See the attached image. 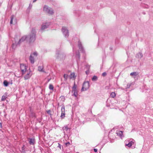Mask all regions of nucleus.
<instances>
[{
    "label": "nucleus",
    "instance_id": "nucleus-29",
    "mask_svg": "<svg viewBox=\"0 0 153 153\" xmlns=\"http://www.w3.org/2000/svg\"><path fill=\"white\" fill-rule=\"evenodd\" d=\"M3 83L4 86H7L8 85V82L6 81H4Z\"/></svg>",
    "mask_w": 153,
    "mask_h": 153
},
{
    "label": "nucleus",
    "instance_id": "nucleus-33",
    "mask_svg": "<svg viewBox=\"0 0 153 153\" xmlns=\"http://www.w3.org/2000/svg\"><path fill=\"white\" fill-rule=\"evenodd\" d=\"M68 75L66 74H65L64 75V78L66 79H67L68 78Z\"/></svg>",
    "mask_w": 153,
    "mask_h": 153
},
{
    "label": "nucleus",
    "instance_id": "nucleus-9",
    "mask_svg": "<svg viewBox=\"0 0 153 153\" xmlns=\"http://www.w3.org/2000/svg\"><path fill=\"white\" fill-rule=\"evenodd\" d=\"M78 46L79 47V48L80 51H81L83 53L85 52V51L83 48V47L82 46V44L81 42L80 41H79L78 42Z\"/></svg>",
    "mask_w": 153,
    "mask_h": 153
},
{
    "label": "nucleus",
    "instance_id": "nucleus-39",
    "mask_svg": "<svg viewBox=\"0 0 153 153\" xmlns=\"http://www.w3.org/2000/svg\"><path fill=\"white\" fill-rule=\"evenodd\" d=\"M94 150L95 152H97V150L96 149H94Z\"/></svg>",
    "mask_w": 153,
    "mask_h": 153
},
{
    "label": "nucleus",
    "instance_id": "nucleus-31",
    "mask_svg": "<svg viewBox=\"0 0 153 153\" xmlns=\"http://www.w3.org/2000/svg\"><path fill=\"white\" fill-rule=\"evenodd\" d=\"M49 88L50 90H53V86L52 85H51V84H50L49 85Z\"/></svg>",
    "mask_w": 153,
    "mask_h": 153
},
{
    "label": "nucleus",
    "instance_id": "nucleus-16",
    "mask_svg": "<svg viewBox=\"0 0 153 153\" xmlns=\"http://www.w3.org/2000/svg\"><path fill=\"white\" fill-rule=\"evenodd\" d=\"M43 66H39L38 68V71H39L43 72L45 73V72L43 70Z\"/></svg>",
    "mask_w": 153,
    "mask_h": 153
},
{
    "label": "nucleus",
    "instance_id": "nucleus-30",
    "mask_svg": "<svg viewBox=\"0 0 153 153\" xmlns=\"http://www.w3.org/2000/svg\"><path fill=\"white\" fill-rule=\"evenodd\" d=\"M7 97L4 95H3L2 97L1 100L2 101H4L5 100Z\"/></svg>",
    "mask_w": 153,
    "mask_h": 153
},
{
    "label": "nucleus",
    "instance_id": "nucleus-19",
    "mask_svg": "<svg viewBox=\"0 0 153 153\" xmlns=\"http://www.w3.org/2000/svg\"><path fill=\"white\" fill-rule=\"evenodd\" d=\"M70 79H75V74L74 73H71L70 76Z\"/></svg>",
    "mask_w": 153,
    "mask_h": 153
},
{
    "label": "nucleus",
    "instance_id": "nucleus-18",
    "mask_svg": "<svg viewBox=\"0 0 153 153\" xmlns=\"http://www.w3.org/2000/svg\"><path fill=\"white\" fill-rule=\"evenodd\" d=\"M134 143L132 141H131L129 142L128 144H126V146H127L128 147H130L133 144H134Z\"/></svg>",
    "mask_w": 153,
    "mask_h": 153
},
{
    "label": "nucleus",
    "instance_id": "nucleus-36",
    "mask_svg": "<svg viewBox=\"0 0 153 153\" xmlns=\"http://www.w3.org/2000/svg\"><path fill=\"white\" fill-rule=\"evenodd\" d=\"M58 147L60 149H61V146L60 144L59 143H58Z\"/></svg>",
    "mask_w": 153,
    "mask_h": 153
},
{
    "label": "nucleus",
    "instance_id": "nucleus-25",
    "mask_svg": "<svg viewBox=\"0 0 153 153\" xmlns=\"http://www.w3.org/2000/svg\"><path fill=\"white\" fill-rule=\"evenodd\" d=\"M97 79V77L96 76H94L92 78V80L93 81H96Z\"/></svg>",
    "mask_w": 153,
    "mask_h": 153
},
{
    "label": "nucleus",
    "instance_id": "nucleus-1",
    "mask_svg": "<svg viewBox=\"0 0 153 153\" xmlns=\"http://www.w3.org/2000/svg\"><path fill=\"white\" fill-rule=\"evenodd\" d=\"M27 41L30 44L33 43L35 41L36 38V32L34 29H32L31 33L27 36Z\"/></svg>",
    "mask_w": 153,
    "mask_h": 153
},
{
    "label": "nucleus",
    "instance_id": "nucleus-20",
    "mask_svg": "<svg viewBox=\"0 0 153 153\" xmlns=\"http://www.w3.org/2000/svg\"><path fill=\"white\" fill-rule=\"evenodd\" d=\"M72 92L73 93V95L75 97H76L77 95V90H73Z\"/></svg>",
    "mask_w": 153,
    "mask_h": 153
},
{
    "label": "nucleus",
    "instance_id": "nucleus-2",
    "mask_svg": "<svg viewBox=\"0 0 153 153\" xmlns=\"http://www.w3.org/2000/svg\"><path fill=\"white\" fill-rule=\"evenodd\" d=\"M43 11L49 14H52L53 12L52 9L47 5H45L43 7Z\"/></svg>",
    "mask_w": 153,
    "mask_h": 153
},
{
    "label": "nucleus",
    "instance_id": "nucleus-11",
    "mask_svg": "<svg viewBox=\"0 0 153 153\" xmlns=\"http://www.w3.org/2000/svg\"><path fill=\"white\" fill-rule=\"evenodd\" d=\"M28 141L30 145H33L35 143V140L33 138H29L28 139Z\"/></svg>",
    "mask_w": 153,
    "mask_h": 153
},
{
    "label": "nucleus",
    "instance_id": "nucleus-38",
    "mask_svg": "<svg viewBox=\"0 0 153 153\" xmlns=\"http://www.w3.org/2000/svg\"><path fill=\"white\" fill-rule=\"evenodd\" d=\"M51 112V110H48L47 111V112L48 113V114H50V113Z\"/></svg>",
    "mask_w": 153,
    "mask_h": 153
},
{
    "label": "nucleus",
    "instance_id": "nucleus-17",
    "mask_svg": "<svg viewBox=\"0 0 153 153\" xmlns=\"http://www.w3.org/2000/svg\"><path fill=\"white\" fill-rule=\"evenodd\" d=\"M143 56V55L141 53L139 52L137 54L136 56L138 58H141Z\"/></svg>",
    "mask_w": 153,
    "mask_h": 153
},
{
    "label": "nucleus",
    "instance_id": "nucleus-42",
    "mask_svg": "<svg viewBox=\"0 0 153 153\" xmlns=\"http://www.w3.org/2000/svg\"><path fill=\"white\" fill-rule=\"evenodd\" d=\"M1 123H0V127H1Z\"/></svg>",
    "mask_w": 153,
    "mask_h": 153
},
{
    "label": "nucleus",
    "instance_id": "nucleus-7",
    "mask_svg": "<svg viewBox=\"0 0 153 153\" xmlns=\"http://www.w3.org/2000/svg\"><path fill=\"white\" fill-rule=\"evenodd\" d=\"M27 66L24 64H21L20 68L22 74L25 73L26 71Z\"/></svg>",
    "mask_w": 153,
    "mask_h": 153
},
{
    "label": "nucleus",
    "instance_id": "nucleus-22",
    "mask_svg": "<svg viewBox=\"0 0 153 153\" xmlns=\"http://www.w3.org/2000/svg\"><path fill=\"white\" fill-rule=\"evenodd\" d=\"M62 129L63 131H67L69 129V128L68 127V126L66 125L62 127Z\"/></svg>",
    "mask_w": 153,
    "mask_h": 153
},
{
    "label": "nucleus",
    "instance_id": "nucleus-14",
    "mask_svg": "<svg viewBox=\"0 0 153 153\" xmlns=\"http://www.w3.org/2000/svg\"><path fill=\"white\" fill-rule=\"evenodd\" d=\"M116 133L118 136H119L120 137H122L123 134L122 131H117Z\"/></svg>",
    "mask_w": 153,
    "mask_h": 153
},
{
    "label": "nucleus",
    "instance_id": "nucleus-23",
    "mask_svg": "<svg viewBox=\"0 0 153 153\" xmlns=\"http://www.w3.org/2000/svg\"><path fill=\"white\" fill-rule=\"evenodd\" d=\"M116 96L115 93L114 92H112L110 94L111 97L112 98Z\"/></svg>",
    "mask_w": 153,
    "mask_h": 153
},
{
    "label": "nucleus",
    "instance_id": "nucleus-35",
    "mask_svg": "<svg viewBox=\"0 0 153 153\" xmlns=\"http://www.w3.org/2000/svg\"><path fill=\"white\" fill-rule=\"evenodd\" d=\"M32 4H29V7L28 8H29V9H31V7H32Z\"/></svg>",
    "mask_w": 153,
    "mask_h": 153
},
{
    "label": "nucleus",
    "instance_id": "nucleus-15",
    "mask_svg": "<svg viewBox=\"0 0 153 153\" xmlns=\"http://www.w3.org/2000/svg\"><path fill=\"white\" fill-rule=\"evenodd\" d=\"M19 45H18L17 44V43L16 42L15 43H13V44L12 47L13 49L15 50L16 47L17 46Z\"/></svg>",
    "mask_w": 153,
    "mask_h": 153
},
{
    "label": "nucleus",
    "instance_id": "nucleus-6",
    "mask_svg": "<svg viewBox=\"0 0 153 153\" xmlns=\"http://www.w3.org/2000/svg\"><path fill=\"white\" fill-rule=\"evenodd\" d=\"M50 24L49 22H46L45 23H43L41 28L42 30H44L45 29H47L49 26L50 25Z\"/></svg>",
    "mask_w": 153,
    "mask_h": 153
},
{
    "label": "nucleus",
    "instance_id": "nucleus-28",
    "mask_svg": "<svg viewBox=\"0 0 153 153\" xmlns=\"http://www.w3.org/2000/svg\"><path fill=\"white\" fill-rule=\"evenodd\" d=\"M90 67V65H87L85 66V68L88 70H89Z\"/></svg>",
    "mask_w": 153,
    "mask_h": 153
},
{
    "label": "nucleus",
    "instance_id": "nucleus-41",
    "mask_svg": "<svg viewBox=\"0 0 153 153\" xmlns=\"http://www.w3.org/2000/svg\"><path fill=\"white\" fill-rule=\"evenodd\" d=\"M36 1V0H33V2H35Z\"/></svg>",
    "mask_w": 153,
    "mask_h": 153
},
{
    "label": "nucleus",
    "instance_id": "nucleus-5",
    "mask_svg": "<svg viewBox=\"0 0 153 153\" xmlns=\"http://www.w3.org/2000/svg\"><path fill=\"white\" fill-rule=\"evenodd\" d=\"M61 30L65 36L66 37H68L69 33L67 28L66 27H63Z\"/></svg>",
    "mask_w": 153,
    "mask_h": 153
},
{
    "label": "nucleus",
    "instance_id": "nucleus-3",
    "mask_svg": "<svg viewBox=\"0 0 153 153\" xmlns=\"http://www.w3.org/2000/svg\"><path fill=\"white\" fill-rule=\"evenodd\" d=\"M89 87V82L88 81L85 82L81 90L82 91H85L88 89Z\"/></svg>",
    "mask_w": 153,
    "mask_h": 153
},
{
    "label": "nucleus",
    "instance_id": "nucleus-13",
    "mask_svg": "<svg viewBox=\"0 0 153 153\" xmlns=\"http://www.w3.org/2000/svg\"><path fill=\"white\" fill-rule=\"evenodd\" d=\"M139 74L137 72H132L130 73V75L131 76H132L133 77L135 78L137 77V76Z\"/></svg>",
    "mask_w": 153,
    "mask_h": 153
},
{
    "label": "nucleus",
    "instance_id": "nucleus-37",
    "mask_svg": "<svg viewBox=\"0 0 153 153\" xmlns=\"http://www.w3.org/2000/svg\"><path fill=\"white\" fill-rule=\"evenodd\" d=\"M89 70H87L85 71V73L86 74L88 75L89 73Z\"/></svg>",
    "mask_w": 153,
    "mask_h": 153
},
{
    "label": "nucleus",
    "instance_id": "nucleus-43",
    "mask_svg": "<svg viewBox=\"0 0 153 153\" xmlns=\"http://www.w3.org/2000/svg\"><path fill=\"white\" fill-rule=\"evenodd\" d=\"M73 51H74V48H73Z\"/></svg>",
    "mask_w": 153,
    "mask_h": 153
},
{
    "label": "nucleus",
    "instance_id": "nucleus-21",
    "mask_svg": "<svg viewBox=\"0 0 153 153\" xmlns=\"http://www.w3.org/2000/svg\"><path fill=\"white\" fill-rule=\"evenodd\" d=\"M76 59H79L80 57V54L79 52H76Z\"/></svg>",
    "mask_w": 153,
    "mask_h": 153
},
{
    "label": "nucleus",
    "instance_id": "nucleus-40",
    "mask_svg": "<svg viewBox=\"0 0 153 153\" xmlns=\"http://www.w3.org/2000/svg\"><path fill=\"white\" fill-rule=\"evenodd\" d=\"M70 144V143L69 142H68L66 143L65 144L67 146L68 144Z\"/></svg>",
    "mask_w": 153,
    "mask_h": 153
},
{
    "label": "nucleus",
    "instance_id": "nucleus-24",
    "mask_svg": "<svg viewBox=\"0 0 153 153\" xmlns=\"http://www.w3.org/2000/svg\"><path fill=\"white\" fill-rule=\"evenodd\" d=\"M61 113H65V106L63 105L61 108Z\"/></svg>",
    "mask_w": 153,
    "mask_h": 153
},
{
    "label": "nucleus",
    "instance_id": "nucleus-34",
    "mask_svg": "<svg viewBox=\"0 0 153 153\" xmlns=\"http://www.w3.org/2000/svg\"><path fill=\"white\" fill-rule=\"evenodd\" d=\"M107 75L106 73V72H103L102 73V75L103 76H105Z\"/></svg>",
    "mask_w": 153,
    "mask_h": 153
},
{
    "label": "nucleus",
    "instance_id": "nucleus-12",
    "mask_svg": "<svg viewBox=\"0 0 153 153\" xmlns=\"http://www.w3.org/2000/svg\"><path fill=\"white\" fill-rule=\"evenodd\" d=\"M65 55L63 53L59 54L58 56H57V58L60 59H63L65 58Z\"/></svg>",
    "mask_w": 153,
    "mask_h": 153
},
{
    "label": "nucleus",
    "instance_id": "nucleus-8",
    "mask_svg": "<svg viewBox=\"0 0 153 153\" xmlns=\"http://www.w3.org/2000/svg\"><path fill=\"white\" fill-rule=\"evenodd\" d=\"M27 36L25 35L22 36L17 43V44L18 45H20L21 43L24 42L26 39L27 40Z\"/></svg>",
    "mask_w": 153,
    "mask_h": 153
},
{
    "label": "nucleus",
    "instance_id": "nucleus-26",
    "mask_svg": "<svg viewBox=\"0 0 153 153\" xmlns=\"http://www.w3.org/2000/svg\"><path fill=\"white\" fill-rule=\"evenodd\" d=\"M65 113H61L60 117L61 118L63 119L65 117Z\"/></svg>",
    "mask_w": 153,
    "mask_h": 153
},
{
    "label": "nucleus",
    "instance_id": "nucleus-32",
    "mask_svg": "<svg viewBox=\"0 0 153 153\" xmlns=\"http://www.w3.org/2000/svg\"><path fill=\"white\" fill-rule=\"evenodd\" d=\"M76 86L75 85V83H74V85L72 87L73 90H76Z\"/></svg>",
    "mask_w": 153,
    "mask_h": 153
},
{
    "label": "nucleus",
    "instance_id": "nucleus-10",
    "mask_svg": "<svg viewBox=\"0 0 153 153\" xmlns=\"http://www.w3.org/2000/svg\"><path fill=\"white\" fill-rule=\"evenodd\" d=\"M32 76V74L30 71L29 73H27V74L25 75L24 77V78L25 80H27L30 78Z\"/></svg>",
    "mask_w": 153,
    "mask_h": 153
},
{
    "label": "nucleus",
    "instance_id": "nucleus-4",
    "mask_svg": "<svg viewBox=\"0 0 153 153\" xmlns=\"http://www.w3.org/2000/svg\"><path fill=\"white\" fill-rule=\"evenodd\" d=\"M37 56V53L36 52H35L31 54L29 58V60L32 64L34 63V58Z\"/></svg>",
    "mask_w": 153,
    "mask_h": 153
},
{
    "label": "nucleus",
    "instance_id": "nucleus-27",
    "mask_svg": "<svg viewBox=\"0 0 153 153\" xmlns=\"http://www.w3.org/2000/svg\"><path fill=\"white\" fill-rule=\"evenodd\" d=\"M14 18V16L13 15L11 16L10 17V24H12L13 23V21Z\"/></svg>",
    "mask_w": 153,
    "mask_h": 153
}]
</instances>
